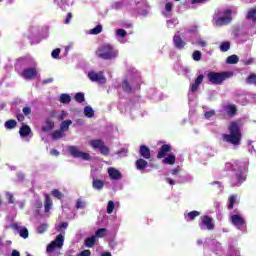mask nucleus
<instances>
[{
	"label": "nucleus",
	"mask_w": 256,
	"mask_h": 256,
	"mask_svg": "<svg viewBox=\"0 0 256 256\" xmlns=\"http://www.w3.org/2000/svg\"><path fill=\"white\" fill-rule=\"evenodd\" d=\"M249 167V160L237 161L234 160L232 162H227L225 164V169L227 171H233L234 175H232L230 183L232 187H241L243 183H245L247 179V175H245V171H247Z\"/></svg>",
	"instance_id": "obj_1"
},
{
	"label": "nucleus",
	"mask_w": 256,
	"mask_h": 256,
	"mask_svg": "<svg viewBox=\"0 0 256 256\" xmlns=\"http://www.w3.org/2000/svg\"><path fill=\"white\" fill-rule=\"evenodd\" d=\"M96 56H98L99 59H103L104 61H113V59H117V57H119V49L111 44L106 43L97 48Z\"/></svg>",
	"instance_id": "obj_2"
},
{
	"label": "nucleus",
	"mask_w": 256,
	"mask_h": 256,
	"mask_svg": "<svg viewBox=\"0 0 256 256\" xmlns=\"http://www.w3.org/2000/svg\"><path fill=\"white\" fill-rule=\"evenodd\" d=\"M228 129L230 134H224L223 141L234 147H239L241 145V128H239V124L237 122H231Z\"/></svg>",
	"instance_id": "obj_3"
},
{
	"label": "nucleus",
	"mask_w": 256,
	"mask_h": 256,
	"mask_svg": "<svg viewBox=\"0 0 256 256\" xmlns=\"http://www.w3.org/2000/svg\"><path fill=\"white\" fill-rule=\"evenodd\" d=\"M19 65H26L29 68H25L21 72V77L26 80L35 79L37 77V62L35 59L29 57V58H20L18 60Z\"/></svg>",
	"instance_id": "obj_4"
},
{
	"label": "nucleus",
	"mask_w": 256,
	"mask_h": 256,
	"mask_svg": "<svg viewBox=\"0 0 256 256\" xmlns=\"http://www.w3.org/2000/svg\"><path fill=\"white\" fill-rule=\"evenodd\" d=\"M232 13H237V10L225 9L223 11H218L214 15V21L216 27H223V25H229L233 18H231Z\"/></svg>",
	"instance_id": "obj_5"
},
{
	"label": "nucleus",
	"mask_w": 256,
	"mask_h": 256,
	"mask_svg": "<svg viewBox=\"0 0 256 256\" xmlns=\"http://www.w3.org/2000/svg\"><path fill=\"white\" fill-rule=\"evenodd\" d=\"M230 220L232 225L241 231L242 233H247V222L245 221V217L241 212H236V214L230 215Z\"/></svg>",
	"instance_id": "obj_6"
},
{
	"label": "nucleus",
	"mask_w": 256,
	"mask_h": 256,
	"mask_svg": "<svg viewBox=\"0 0 256 256\" xmlns=\"http://www.w3.org/2000/svg\"><path fill=\"white\" fill-rule=\"evenodd\" d=\"M230 74L229 72H222V73H217V72H210L208 73V81L210 83H213L214 85H221L225 79H229Z\"/></svg>",
	"instance_id": "obj_7"
},
{
	"label": "nucleus",
	"mask_w": 256,
	"mask_h": 256,
	"mask_svg": "<svg viewBox=\"0 0 256 256\" xmlns=\"http://www.w3.org/2000/svg\"><path fill=\"white\" fill-rule=\"evenodd\" d=\"M199 227L202 231H213L215 229L213 218L207 215L201 216Z\"/></svg>",
	"instance_id": "obj_8"
},
{
	"label": "nucleus",
	"mask_w": 256,
	"mask_h": 256,
	"mask_svg": "<svg viewBox=\"0 0 256 256\" xmlns=\"http://www.w3.org/2000/svg\"><path fill=\"white\" fill-rule=\"evenodd\" d=\"M63 243H65V237H63L62 234H59L58 236H56V239L47 246L46 251L48 253H53L55 249H62Z\"/></svg>",
	"instance_id": "obj_9"
},
{
	"label": "nucleus",
	"mask_w": 256,
	"mask_h": 256,
	"mask_svg": "<svg viewBox=\"0 0 256 256\" xmlns=\"http://www.w3.org/2000/svg\"><path fill=\"white\" fill-rule=\"evenodd\" d=\"M68 151L72 157H76V159H83V161H89L91 159V155L89 153H85L79 150L77 146H70Z\"/></svg>",
	"instance_id": "obj_10"
},
{
	"label": "nucleus",
	"mask_w": 256,
	"mask_h": 256,
	"mask_svg": "<svg viewBox=\"0 0 256 256\" xmlns=\"http://www.w3.org/2000/svg\"><path fill=\"white\" fill-rule=\"evenodd\" d=\"M88 79L93 83H99V85H105L107 83V78H105L103 72L90 71L88 73Z\"/></svg>",
	"instance_id": "obj_11"
},
{
	"label": "nucleus",
	"mask_w": 256,
	"mask_h": 256,
	"mask_svg": "<svg viewBox=\"0 0 256 256\" xmlns=\"http://www.w3.org/2000/svg\"><path fill=\"white\" fill-rule=\"evenodd\" d=\"M11 227L16 231V233H19L22 239H27V237H29V230H27L25 226H21L19 223H13L11 224Z\"/></svg>",
	"instance_id": "obj_12"
},
{
	"label": "nucleus",
	"mask_w": 256,
	"mask_h": 256,
	"mask_svg": "<svg viewBox=\"0 0 256 256\" xmlns=\"http://www.w3.org/2000/svg\"><path fill=\"white\" fill-rule=\"evenodd\" d=\"M204 76L203 74L198 75V77L195 79V81L190 85L188 97L191 99V95L195 93L199 89V85L203 83Z\"/></svg>",
	"instance_id": "obj_13"
},
{
	"label": "nucleus",
	"mask_w": 256,
	"mask_h": 256,
	"mask_svg": "<svg viewBox=\"0 0 256 256\" xmlns=\"http://www.w3.org/2000/svg\"><path fill=\"white\" fill-rule=\"evenodd\" d=\"M193 179V176L190 174H180V178L173 180L171 178H166V181L169 183V185H175V183H187V181H191Z\"/></svg>",
	"instance_id": "obj_14"
},
{
	"label": "nucleus",
	"mask_w": 256,
	"mask_h": 256,
	"mask_svg": "<svg viewBox=\"0 0 256 256\" xmlns=\"http://www.w3.org/2000/svg\"><path fill=\"white\" fill-rule=\"evenodd\" d=\"M127 31L125 29H117L115 34V39L122 45H125L127 43Z\"/></svg>",
	"instance_id": "obj_15"
},
{
	"label": "nucleus",
	"mask_w": 256,
	"mask_h": 256,
	"mask_svg": "<svg viewBox=\"0 0 256 256\" xmlns=\"http://www.w3.org/2000/svg\"><path fill=\"white\" fill-rule=\"evenodd\" d=\"M108 175L112 181H119V179H123V174L114 167L108 168Z\"/></svg>",
	"instance_id": "obj_16"
},
{
	"label": "nucleus",
	"mask_w": 256,
	"mask_h": 256,
	"mask_svg": "<svg viewBox=\"0 0 256 256\" xmlns=\"http://www.w3.org/2000/svg\"><path fill=\"white\" fill-rule=\"evenodd\" d=\"M173 44L174 47L180 51L185 49V45H187V43L183 40V38H181V36H179V34L174 35Z\"/></svg>",
	"instance_id": "obj_17"
},
{
	"label": "nucleus",
	"mask_w": 256,
	"mask_h": 256,
	"mask_svg": "<svg viewBox=\"0 0 256 256\" xmlns=\"http://www.w3.org/2000/svg\"><path fill=\"white\" fill-rule=\"evenodd\" d=\"M122 89L125 91V93H133L135 89H139V83L134 84H129L127 80H123L122 82Z\"/></svg>",
	"instance_id": "obj_18"
},
{
	"label": "nucleus",
	"mask_w": 256,
	"mask_h": 256,
	"mask_svg": "<svg viewBox=\"0 0 256 256\" xmlns=\"http://www.w3.org/2000/svg\"><path fill=\"white\" fill-rule=\"evenodd\" d=\"M136 6L138 7V9H141V7L143 8V10L139 11L140 15H147V9H149V4L147 3V1L141 0L140 2H136Z\"/></svg>",
	"instance_id": "obj_19"
},
{
	"label": "nucleus",
	"mask_w": 256,
	"mask_h": 256,
	"mask_svg": "<svg viewBox=\"0 0 256 256\" xmlns=\"http://www.w3.org/2000/svg\"><path fill=\"white\" fill-rule=\"evenodd\" d=\"M162 15L166 18H169L171 15H173V3L168 2L165 4V9L162 11Z\"/></svg>",
	"instance_id": "obj_20"
},
{
	"label": "nucleus",
	"mask_w": 256,
	"mask_h": 256,
	"mask_svg": "<svg viewBox=\"0 0 256 256\" xmlns=\"http://www.w3.org/2000/svg\"><path fill=\"white\" fill-rule=\"evenodd\" d=\"M139 153L144 159H151V150L149 147L145 145L140 146Z\"/></svg>",
	"instance_id": "obj_21"
},
{
	"label": "nucleus",
	"mask_w": 256,
	"mask_h": 256,
	"mask_svg": "<svg viewBox=\"0 0 256 256\" xmlns=\"http://www.w3.org/2000/svg\"><path fill=\"white\" fill-rule=\"evenodd\" d=\"M171 151V145H168V144H164L159 152H158V159H163V157H165V154L169 153Z\"/></svg>",
	"instance_id": "obj_22"
},
{
	"label": "nucleus",
	"mask_w": 256,
	"mask_h": 256,
	"mask_svg": "<svg viewBox=\"0 0 256 256\" xmlns=\"http://www.w3.org/2000/svg\"><path fill=\"white\" fill-rule=\"evenodd\" d=\"M236 203H239V196L237 194L230 195L228 198V209H233Z\"/></svg>",
	"instance_id": "obj_23"
},
{
	"label": "nucleus",
	"mask_w": 256,
	"mask_h": 256,
	"mask_svg": "<svg viewBox=\"0 0 256 256\" xmlns=\"http://www.w3.org/2000/svg\"><path fill=\"white\" fill-rule=\"evenodd\" d=\"M20 137H29L31 135V127L27 124H23L19 130Z\"/></svg>",
	"instance_id": "obj_24"
},
{
	"label": "nucleus",
	"mask_w": 256,
	"mask_h": 256,
	"mask_svg": "<svg viewBox=\"0 0 256 256\" xmlns=\"http://www.w3.org/2000/svg\"><path fill=\"white\" fill-rule=\"evenodd\" d=\"M92 187H93V189H96V191H101V189H103V187H105V182H103L102 180H99L97 178H93Z\"/></svg>",
	"instance_id": "obj_25"
},
{
	"label": "nucleus",
	"mask_w": 256,
	"mask_h": 256,
	"mask_svg": "<svg viewBox=\"0 0 256 256\" xmlns=\"http://www.w3.org/2000/svg\"><path fill=\"white\" fill-rule=\"evenodd\" d=\"M201 215V212L199 211H191L184 215L185 221H194L196 217H199Z\"/></svg>",
	"instance_id": "obj_26"
},
{
	"label": "nucleus",
	"mask_w": 256,
	"mask_h": 256,
	"mask_svg": "<svg viewBox=\"0 0 256 256\" xmlns=\"http://www.w3.org/2000/svg\"><path fill=\"white\" fill-rule=\"evenodd\" d=\"M135 165L138 171H145V169H147V161H145L143 158L138 159Z\"/></svg>",
	"instance_id": "obj_27"
},
{
	"label": "nucleus",
	"mask_w": 256,
	"mask_h": 256,
	"mask_svg": "<svg viewBox=\"0 0 256 256\" xmlns=\"http://www.w3.org/2000/svg\"><path fill=\"white\" fill-rule=\"evenodd\" d=\"M51 207H53V200H51V197H49V195L46 194L44 203L45 213H49V211H51Z\"/></svg>",
	"instance_id": "obj_28"
},
{
	"label": "nucleus",
	"mask_w": 256,
	"mask_h": 256,
	"mask_svg": "<svg viewBox=\"0 0 256 256\" xmlns=\"http://www.w3.org/2000/svg\"><path fill=\"white\" fill-rule=\"evenodd\" d=\"M105 142L103 140L95 139V140H90L89 145L93 149H98V151L101 149V147L104 145Z\"/></svg>",
	"instance_id": "obj_29"
},
{
	"label": "nucleus",
	"mask_w": 256,
	"mask_h": 256,
	"mask_svg": "<svg viewBox=\"0 0 256 256\" xmlns=\"http://www.w3.org/2000/svg\"><path fill=\"white\" fill-rule=\"evenodd\" d=\"M176 159L175 155L169 154L163 159V163H165V165H175Z\"/></svg>",
	"instance_id": "obj_30"
},
{
	"label": "nucleus",
	"mask_w": 256,
	"mask_h": 256,
	"mask_svg": "<svg viewBox=\"0 0 256 256\" xmlns=\"http://www.w3.org/2000/svg\"><path fill=\"white\" fill-rule=\"evenodd\" d=\"M226 63L228 65H237V63H239V56L237 55L228 56L226 59Z\"/></svg>",
	"instance_id": "obj_31"
},
{
	"label": "nucleus",
	"mask_w": 256,
	"mask_h": 256,
	"mask_svg": "<svg viewBox=\"0 0 256 256\" xmlns=\"http://www.w3.org/2000/svg\"><path fill=\"white\" fill-rule=\"evenodd\" d=\"M197 31V26L194 25V26H190L185 32H184V35H183V38L184 39H187L189 37V35H194Z\"/></svg>",
	"instance_id": "obj_32"
},
{
	"label": "nucleus",
	"mask_w": 256,
	"mask_h": 256,
	"mask_svg": "<svg viewBox=\"0 0 256 256\" xmlns=\"http://www.w3.org/2000/svg\"><path fill=\"white\" fill-rule=\"evenodd\" d=\"M224 110L226 111V113L228 115H235V113H237V107H235V105H233V104H229V105L225 106Z\"/></svg>",
	"instance_id": "obj_33"
},
{
	"label": "nucleus",
	"mask_w": 256,
	"mask_h": 256,
	"mask_svg": "<svg viewBox=\"0 0 256 256\" xmlns=\"http://www.w3.org/2000/svg\"><path fill=\"white\" fill-rule=\"evenodd\" d=\"M67 227H69V223L62 222L56 226V229L61 233V235H65V229H67Z\"/></svg>",
	"instance_id": "obj_34"
},
{
	"label": "nucleus",
	"mask_w": 256,
	"mask_h": 256,
	"mask_svg": "<svg viewBox=\"0 0 256 256\" xmlns=\"http://www.w3.org/2000/svg\"><path fill=\"white\" fill-rule=\"evenodd\" d=\"M95 241H97L96 236H91L85 239L84 243L87 247H93L95 245Z\"/></svg>",
	"instance_id": "obj_35"
},
{
	"label": "nucleus",
	"mask_w": 256,
	"mask_h": 256,
	"mask_svg": "<svg viewBox=\"0 0 256 256\" xmlns=\"http://www.w3.org/2000/svg\"><path fill=\"white\" fill-rule=\"evenodd\" d=\"M179 24V20L177 18H172L167 20V28L168 29H175V27Z\"/></svg>",
	"instance_id": "obj_36"
},
{
	"label": "nucleus",
	"mask_w": 256,
	"mask_h": 256,
	"mask_svg": "<svg viewBox=\"0 0 256 256\" xmlns=\"http://www.w3.org/2000/svg\"><path fill=\"white\" fill-rule=\"evenodd\" d=\"M247 19L252 21V23H256V7L248 12Z\"/></svg>",
	"instance_id": "obj_37"
},
{
	"label": "nucleus",
	"mask_w": 256,
	"mask_h": 256,
	"mask_svg": "<svg viewBox=\"0 0 256 256\" xmlns=\"http://www.w3.org/2000/svg\"><path fill=\"white\" fill-rule=\"evenodd\" d=\"M73 122L71 120H65L61 123L60 125V130L63 131H68L69 130V126L72 125Z\"/></svg>",
	"instance_id": "obj_38"
},
{
	"label": "nucleus",
	"mask_w": 256,
	"mask_h": 256,
	"mask_svg": "<svg viewBox=\"0 0 256 256\" xmlns=\"http://www.w3.org/2000/svg\"><path fill=\"white\" fill-rule=\"evenodd\" d=\"M60 103H63V104L71 103V96L69 94H61Z\"/></svg>",
	"instance_id": "obj_39"
},
{
	"label": "nucleus",
	"mask_w": 256,
	"mask_h": 256,
	"mask_svg": "<svg viewBox=\"0 0 256 256\" xmlns=\"http://www.w3.org/2000/svg\"><path fill=\"white\" fill-rule=\"evenodd\" d=\"M4 127L6 129H15V127H17V121L8 120V121L5 122Z\"/></svg>",
	"instance_id": "obj_40"
},
{
	"label": "nucleus",
	"mask_w": 256,
	"mask_h": 256,
	"mask_svg": "<svg viewBox=\"0 0 256 256\" xmlns=\"http://www.w3.org/2000/svg\"><path fill=\"white\" fill-rule=\"evenodd\" d=\"M84 115L88 118L93 117V115H95V112L93 111V108H91V106H86L84 108Z\"/></svg>",
	"instance_id": "obj_41"
},
{
	"label": "nucleus",
	"mask_w": 256,
	"mask_h": 256,
	"mask_svg": "<svg viewBox=\"0 0 256 256\" xmlns=\"http://www.w3.org/2000/svg\"><path fill=\"white\" fill-rule=\"evenodd\" d=\"M126 0H122L119 2H114L111 7L112 9H115L116 11H119V9H123V5H125Z\"/></svg>",
	"instance_id": "obj_42"
},
{
	"label": "nucleus",
	"mask_w": 256,
	"mask_h": 256,
	"mask_svg": "<svg viewBox=\"0 0 256 256\" xmlns=\"http://www.w3.org/2000/svg\"><path fill=\"white\" fill-rule=\"evenodd\" d=\"M64 135L63 130H56L52 133V139L57 141V139H61Z\"/></svg>",
	"instance_id": "obj_43"
},
{
	"label": "nucleus",
	"mask_w": 256,
	"mask_h": 256,
	"mask_svg": "<svg viewBox=\"0 0 256 256\" xmlns=\"http://www.w3.org/2000/svg\"><path fill=\"white\" fill-rule=\"evenodd\" d=\"M85 207H87L86 201H84L83 199H78L76 201V205H75L76 209H85Z\"/></svg>",
	"instance_id": "obj_44"
},
{
	"label": "nucleus",
	"mask_w": 256,
	"mask_h": 256,
	"mask_svg": "<svg viewBox=\"0 0 256 256\" xmlns=\"http://www.w3.org/2000/svg\"><path fill=\"white\" fill-rule=\"evenodd\" d=\"M103 31V26L98 24L95 28L90 30V35H99Z\"/></svg>",
	"instance_id": "obj_45"
},
{
	"label": "nucleus",
	"mask_w": 256,
	"mask_h": 256,
	"mask_svg": "<svg viewBox=\"0 0 256 256\" xmlns=\"http://www.w3.org/2000/svg\"><path fill=\"white\" fill-rule=\"evenodd\" d=\"M188 41H191L192 45H199L200 47H207V41H205L201 38H199L196 42L191 39Z\"/></svg>",
	"instance_id": "obj_46"
},
{
	"label": "nucleus",
	"mask_w": 256,
	"mask_h": 256,
	"mask_svg": "<svg viewBox=\"0 0 256 256\" xmlns=\"http://www.w3.org/2000/svg\"><path fill=\"white\" fill-rule=\"evenodd\" d=\"M170 173L175 177V181L181 177V169L179 167L170 170Z\"/></svg>",
	"instance_id": "obj_47"
},
{
	"label": "nucleus",
	"mask_w": 256,
	"mask_h": 256,
	"mask_svg": "<svg viewBox=\"0 0 256 256\" xmlns=\"http://www.w3.org/2000/svg\"><path fill=\"white\" fill-rule=\"evenodd\" d=\"M115 209V202H113V200H110L107 204V208L106 211L108 213V215H111V213H113V210Z\"/></svg>",
	"instance_id": "obj_48"
},
{
	"label": "nucleus",
	"mask_w": 256,
	"mask_h": 256,
	"mask_svg": "<svg viewBox=\"0 0 256 256\" xmlns=\"http://www.w3.org/2000/svg\"><path fill=\"white\" fill-rule=\"evenodd\" d=\"M74 99H75V101H77V103H83V101H85V94L78 92L74 96Z\"/></svg>",
	"instance_id": "obj_49"
},
{
	"label": "nucleus",
	"mask_w": 256,
	"mask_h": 256,
	"mask_svg": "<svg viewBox=\"0 0 256 256\" xmlns=\"http://www.w3.org/2000/svg\"><path fill=\"white\" fill-rule=\"evenodd\" d=\"M246 83H248V85H255V87H256V75H255V74H251V75L246 79Z\"/></svg>",
	"instance_id": "obj_50"
},
{
	"label": "nucleus",
	"mask_w": 256,
	"mask_h": 256,
	"mask_svg": "<svg viewBox=\"0 0 256 256\" xmlns=\"http://www.w3.org/2000/svg\"><path fill=\"white\" fill-rule=\"evenodd\" d=\"M49 227V225H47V223H42L37 227V232L40 234H43L44 232L47 231V228Z\"/></svg>",
	"instance_id": "obj_51"
},
{
	"label": "nucleus",
	"mask_w": 256,
	"mask_h": 256,
	"mask_svg": "<svg viewBox=\"0 0 256 256\" xmlns=\"http://www.w3.org/2000/svg\"><path fill=\"white\" fill-rule=\"evenodd\" d=\"M228 49H231V44L229 42H223L220 45V51H222L223 53H226Z\"/></svg>",
	"instance_id": "obj_52"
},
{
	"label": "nucleus",
	"mask_w": 256,
	"mask_h": 256,
	"mask_svg": "<svg viewBox=\"0 0 256 256\" xmlns=\"http://www.w3.org/2000/svg\"><path fill=\"white\" fill-rule=\"evenodd\" d=\"M51 193H52L53 197H55L56 199H63V197H65L63 195V193H61V191H59L57 189L52 190Z\"/></svg>",
	"instance_id": "obj_53"
},
{
	"label": "nucleus",
	"mask_w": 256,
	"mask_h": 256,
	"mask_svg": "<svg viewBox=\"0 0 256 256\" xmlns=\"http://www.w3.org/2000/svg\"><path fill=\"white\" fill-rule=\"evenodd\" d=\"M192 58L194 61H201V51L196 50L192 54Z\"/></svg>",
	"instance_id": "obj_54"
},
{
	"label": "nucleus",
	"mask_w": 256,
	"mask_h": 256,
	"mask_svg": "<svg viewBox=\"0 0 256 256\" xmlns=\"http://www.w3.org/2000/svg\"><path fill=\"white\" fill-rule=\"evenodd\" d=\"M67 117H69V112L68 111H65V110H62L60 112V114L58 115V119L60 121H63V119H67Z\"/></svg>",
	"instance_id": "obj_55"
},
{
	"label": "nucleus",
	"mask_w": 256,
	"mask_h": 256,
	"mask_svg": "<svg viewBox=\"0 0 256 256\" xmlns=\"http://www.w3.org/2000/svg\"><path fill=\"white\" fill-rule=\"evenodd\" d=\"M53 127H54L53 122L47 121V125L42 127V131H45V132L51 131V129H53Z\"/></svg>",
	"instance_id": "obj_56"
},
{
	"label": "nucleus",
	"mask_w": 256,
	"mask_h": 256,
	"mask_svg": "<svg viewBox=\"0 0 256 256\" xmlns=\"http://www.w3.org/2000/svg\"><path fill=\"white\" fill-rule=\"evenodd\" d=\"M204 117L205 119H208V120L213 119L215 117V110L205 112Z\"/></svg>",
	"instance_id": "obj_57"
},
{
	"label": "nucleus",
	"mask_w": 256,
	"mask_h": 256,
	"mask_svg": "<svg viewBox=\"0 0 256 256\" xmlns=\"http://www.w3.org/2000/svg\"><path fill=\"white\" fill-rule=\"evenodd\" d=\"M190 5L195 7V5H200L201 3H207V0H187Z\"/></svg>",
	"instance_id": "obj_58"
},
{
	"label": "nucleus",
	"mask_w": 256,
	"mask_h": 256,
	"mask_svg": "<svg viewBox=\"0 0 256 256\" xmlns=\"http://www.w3.org/2000/svg\"><path fill=\"white\" fill-rule=\"evenodd\" d=\"M105 233H107V229L100 228L96 231V237H105Z\"/></svg>",
	"instance_id": "obj_59"
},
{
	"label": "nucleus",
	"mask_w": 256,
	"mask_h": 256,
	"mask_svg": "<svg viewBox=\"0 0 256 256\" xmlns=\"http://www.w3.org/2000/svg\"><path fill=\"white\" fill-rule=\"evenodd\" d=\"M60 53H61V49L56 48L52 51L51 56L53 59H59Z\"/></svg>",
	"instance_id": "obj_60"
},
{
	"label": "nucleus",
	"mask_w": 256,
	"mask_h": 256,
	"mask_svg": "<svg viewBox=\"0 0 256 256\" xmlns=\"http://www.w3.org/2000/svg\"><path fill=\"white\" fill-rule=\"evenodd\" d=\"M99 151L102 155H109V148H107V146H105V144L102 147H100Z\"/></svg>",
	"instance_id": "obj_61"
},
{
	"label": "nucleus",
	"mask_w": 256,
	"mask_h": 256,
	"mask_svg": "<svg viewBox=\"0 0 256 256\" xmlns=\"http://www.w3.org/2000/svg\"><path fill=\"white\" fill-rule=\"evenodd\" d=\"M6 197L9 201V203H15V198L13 197V194L8 192V193H6Z\"/></svg>",
	"instance_id": "obj_62"
},
{
	"label": "nucleus",
	"mask_w": 256,
	"mask_h": 256,
	"mask_svg": "<svg viewBox=\"0 0 256 256\" xmlns=\"http://www.w3.org/2000/svg\"><path fill=\"white\" fill-rule=\"evenodd\" d=\"M22 111H23V114L26 116L31 115V107H24Z\"/></svg>",
	"instance_id": "obj_63"
},
{
	"label": "nucleus",
	"mask_w": 256,
	"mask_h": 256,
	"mask_svg": "<svg viewBox=\"0 0 256 256\" xmlns=\"http://www.w3.org/2000/svg\"><path fill=\"white\" fill-rule=\"evenodd\" d=\"M79 256H91V250H83Z\"/></svg>",
	"instance_id": "obj_64"
}]
</instances>
